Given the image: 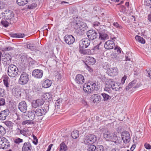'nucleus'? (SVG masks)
Wrapping results in <instances>:
<instances>
[{
  "mask_svg": "<svg viewBox=\"0 0 151 151\" xmlns=\"http://www.w3.org/2000/svg\"><path fill=\"white\" fill-rule=\"evenodd\" d=\"M103 135L104 138L107 141H111L116 142V141L118 140L117 133L116 132L113 133L106 130L104 132Z\"/></svg>",
  "mask_w": 151,
  "mask_h": 151,
  "instance_id": "nucleus-1",
  "label": "nucleus"
},
{
  "mask_svg": "<svg viewBox=\"0 0 151 151\" xmlns=\"http://www.w3.org/2000/svg\"><path fill=\"white\" fill-rule=\"evenodd\" d=\"M97 141L96 136L93 134H88L85 136L84 138V143L86 145H89L90 144H93Z\"/></svg>",
  "mask_w": 151,
  "mask_h": 151,
  "instance_id": "nucleus-2",
  "label": "nucleus"
},
{
  "mask_svg": "<svg viewBox=\"0 0 151 151\" xmlns=\"http://www.w3.org/2000/svg\"><path fill=\"white\" fill-rule=\"evenodd\" d=\"M18 72V68L15 65L12 64L9 66L7 73L8 76L10 77H15L17 75Z\"/></svg>",
  "mask_w": 151,
  "mask_h": 151,
  "instance_id": "nucleus-3",
  "label": "nucleus"
},
{
  "mask_svg": "<svg viewBox=\"0 0 151 151\" xmlns=\"http://www.w3.org/2000/svg\"><path fill=\"white\" fill-rule=\"evenodd\" d=\"M29 80V75L26 72H23L20 75L18 83L20 85H24L27 83Z\"/></svg>",
  "mask_w": 151,
  "mask_h": 151,
  "instance_id": "nucleus-4",
  "label": "nucleus"
},
{
  "mask_svg": "<svg viewBox=\"0 0 151 151\" xmlns=\"http://www.w3.org/2000/svg\"><path fill=\"white\" fill-rule=\"evenodd\" d=\"M49 106L47 105H45L42 109H35L33 111L37 116H40L45 115L48 111Z\"/></svg>",
  "mask_w": 151,
  "mask_h": 151,
  "instance_id": "nucleus-5",
  "label": "nucleus"
},
{
  "mask_svg": "<svg viewBox=\"0 0 151 151\" xmlns=\"http://www.w3.org/2000/svg\"><path fill=\"white\" fill-rule=\"evenodd\" d=\"M10 146L8 140L4 137H0V149H6Z\"/></svg>",
  "mask_w": 151,
  "mask_h": 151,
  "instance_id": "nucleus-6",
  "label": "nucleus"
},
{
  "mask_svg": "<svg viewBox=\"0 0 151 151\" xmlns=\"http://www.w3.org/2000/svg\"><path fill=\"white\" fill-rule=\"evenodd\" d=\"M1 53L0 52V60H1ZM11 60V56L9 53L4 52L2 56V61L4 64H7L9 60Z\"/></svg>",
  "mask_w": 151,
  "mask_h": 151,
  "instance_id": "nucleus-7",
  "label": "nucleus"
},
{
  "mask_svg": "<svg viewBox=\"0 0 151 151\" xmlns=\"http://www.w3.org/2000/svg\"><path fill=\"white\" fill-rule=\"evenodd\" d=\"M91 43L90 40L88 38H85L81 40L79 42L80 48H87Z\"/></svg>",
  "mask_w": 151,
  "mask_h": 151,
  "instance_id": "nucleus-8",
  "label": "nucleus"
},
{
  "mask_svg": "<svg viewBox=\"0 0 151 151\" xmlns=\"http://www.w3.org/2000/svg\"><path fill=\"white\" fill-rule=\"evenodd\" d=\"M2 16L4 19L10 21L12 19L14 16L13 12L9 10H7L2 13Z\"/></svg>",
  "mask_w": 151,
  "mask_h": 151,
  "instance_id": "nucleus-9",
  "label": "nucleus"
},
{
  "mask_svg": "<svg viewBox=\"0 0 151 151\" xmlns=\"http://www.w3.org/2000/svg\"><path fill=\"white\" fill-rule=\"evenodd\" d=\"M75 27L76 29L81 31L82 32L87 29L88 26L86 24L83 22H77L75 24Z\"/></svg>",
  "mask_w": 151,
  "mask_h": 151,
  "instance_id": "nucleus-10",
  "label": "nucleus"
},
{
  "mask_svg": "<svg viewBox=\"0 0 151 151\" xmlns=\"http://www.w3.org/2000/svg\"><path fill=\"white\" fill-rule=\"evenodd\" d=\"M121 137L123 142L127 143L130 140V136L129 133L127 131L123 132L121 134Z\"/></svg>",
  "mask_w": 151,
  "mask_h": 151,
  "instance_id": "nucleus-11",
  "label": "nucleus"
},
{
  "mask_svg": "<svg viewBox=\"0 0 151 151\" xmlns=\"http://www.w3.org/2000/svg\"><path fill=\"white\" fill-rule=\"evenodd\" d=\"M105 87L104 88L105 91L107 92L110 91L109 89L113 85H114V84L115 83V82L113 80L110 79H108L106 81Z\"/></svg>",
  "mask_w": 151,
  "mask_h": 151,
  "instance_id": "nucleus-12",
  "label": "nucleus"
},
{
  "mask_svg": "<svg viewBox=\"0 0 151 151\" xmlns=\"http://www.w3.org/2000/svg\"><path fill=\"white\" fill-rule=\"evenodd\" d=\"M86 34L88 38L92 40L96 39L98 37L97 33L93 30H90L88 31Z\"/></svg>",
  "mask_w": 151,
  "mask_h": 151,
  "instance_id": "nucleus-13",
  "label": "nucleus"
},
{
  "mask_svg": "<svg viewBox=\"0 0 151 151\" xmlns=\"http://www.w3.org/2000/svg\"><path fill=\"white\" fill-rule=\"evenodd\" d=\"M44 100L42 99L33 100L32 104V107L36 108L37 107L40 106L44 104Z\"/></svg>",
  "mask_w": 151,
  "mask_h": 151,
  "instance_id": "nucleus-14",
  "label": "nucleus"
},
{
  "mask_svg": "<svg viewBox=\"0 0 151 151\" xmlns=\"http://www.w3.org/2000/svg\"><path fill=\"white\" fill-rule=\"evenodd\" d=\"M43 71L40 69H35L32 72V76L35 78H41L43 75Z\"/></svg>",
  "mask_w": 151,
  "mask_h": 151,
  "instance_id": "nucleus-15",
  "label": "nucleus"
},
{
  "mask_svg": "<svg viewBox=\"0 0 151 151\" xmlns=\"http://www.w3.org/2000/svg\"><path fill=\"white\" fill-rule=\"evenodd\" d=\"M64 41L68 45H71L74 42V37L72 35H66L64 37Z\"/></svg>",
  "mask_w": 151,
  "mask_h": 151,
  "instance_id": "nucleus-16",
  "label": "nucleus"
},
{
  "mask_svg": "<svg viewBox=\"0 0 151 151\" xmlns=\"http://www.w3.org/2000/svg\"><path fill=\"white\" fill-rule=\"evenodd\" d=\"M118 70L116 67L110 68L107 70V73L111 76H114L117 75Z\"/></svg>",
  "mask_w": 151,
  "mask_h": 151,
  "instance_id": "nucleus-17",
  "label": "nucleus"
},
{
  "mask_svg": "<svg viewBox=\"0 0 151 151\" xmlns=\"http://www.w3.org/2000/svg\"><path fill=\"white\" fill-rule=\"evenodd\" d=\"M75 81L78 84H82L85 81L84 77L81 74L77 75L75 79Z\"/></svg>",
  "mask_w": 151,
  "mask_h": 151,
  "instance_id": "nucleus-18",
  "label": "nucleus"
},
{
  "mask_svg": "<svg viewBox=\"0 0 151 151\" xmlns=\"http://www.w3.org/2000/svg\"><path fill=\"white\" fill-rule=\"evenodd\" d=\"M18 108L22 112L25 113L27 110V105L26 102L24 101L20 102L18 105Z\"/></svg>",
  "mask_w": 151,
  "mask_h": 151,
  "instance_id": "nucleus-19",
  "label": "nucleus"
},
{
  "mask_svg": "<svg viewBox=\"0 0 151 151\" xmlns=\"http://www.w3.org/2000/svg\"><path fill=\"white\" fill-rule=\"evenodd\" d=\"M136 82L137 81L136 80H134L133 81L129 83L128 86L126 87V89L127 90H128L132 87H133V88H137L139 87L141 85L140 83H137L135 85Z\"/></svg>",
  "mask_w": 151,
  "mask_h": 151,
  "instance_id": "nucleus-20",
  "label": "nucleus"
},
{
  "mask_svg": "<svg viewBox=\"0 0 151 151\" xmlns=\"http://www.w3.org/2000/svg\"><path fill=\"white\" fill-rule=\"evenodd\" d=\"M32 149L31 144L29 142H25L22 147V151H31Z\"/></svg>",
  "mask_w": 151,
  "mask_h": 151,
  "instance_id": "nucleus-21",
  "label": "nucleus"
},
{
  "mask_svg": "<svg viewBox=\"0 0 151 151\" xmlns=\"http://www.w3.org/2000/svg\"><path fill=\"white\" fill-rule=\"evenodd\" d=\"M115 46V44L114 42L111 40H109L105 42L104 47L105 49L110 50L113 49Z\"/></svg>",
  "mask_w": 151,
  "mask_h": 151,
  "instance_id": "nucleus-22",
  "label": "nucleus"
},
{
  "mask_svg": "<svg viewBox=\"0 0 151 151\" xmlns=\"http://www.w3.org/2000/svg\"><path fill=\"white\" fill-rule=\"evenodd\" d=\"M96 62V60L90 56L86 57L85 64L86 65H93Z\"/></svg>",
  "mask_w": 151,
  "mask_h": 151,
  "instance_id": "nucleus-23",
  "label": "nucleus"
},
{
  "mask_svg": "<svg viewBox=\"0 0 151 151\" xmlns=\"http://www.w3.org/2000/svg\"><path fill=\"white\" fill-rule=\"evenodd\" d=\"M9 113V111L8 109H5L0 112V120H5Z\"/></svg>",
  "mask_w": 151,
  "mask_h": 151,
  "instance_id": "nucleus-24",
  "label": "nucleus"
},
{
  "mask_svg": "<svg viewBox=\"0 0 151 151\" xmlns=\"http://www.w3.org/2000/svg\"><path fill=\"white\" fill-rule=\"evenodd\" d=\"M101 43V42H100L99 44L95 46L93 49L91 50L92 53H93V54H99L101 52L102 50L101 48L100 47Z\"/></svg>",
  "mask_w": 151,
  "mask_h": 151,
  "instance_id": "nucleus-25",
  "label": "nucleus"
},
{
  "mask_svg": "<svg viewBox=\"0 0 151 151\" xmlns=\"http://www.w3.org/2000/svg\"><path fill=\"white\" fill-rule=\"evenodd\" d=\"M84 48H79V52L81 54L83 55H93V53H92V50L89 49H84Z\"/></svg>",
  "mask_w": 151,
  "mask_h": 151,
  "instance_id": "nucleus-26",
  "label": "nucleus"
},
{
  "mask_svg": "<svg viewBox=\"0 0 151 151\" xmlns=\"http://www.w3.org/2000/svg\"><path fill=\"white\" fill-rule=\"evenodd\" d=\"M52 84V82L49 79L44 81L42 84V87L44 88H47L50 86Z\"/></svg>",
  "mask_w": 151,
  "mask_h": 151,
  "instance_id": "nucleus-27",
  "label": "nucleus"
},
{
  "mask_svg": "<svg viewBox=\"0 0 151 151\" xmlns=\"http://www.w3.org/2000/svg\"><path fill=\"white\" fill-rule=\"evenodd\" d=\"M83 91L88 93H90L92 92V90L89 86V83L84 84L83 86Z\"/></svg>",
  "mask_w": 151,
  "mask_h": 151,
  "instance_id": "nucleus-28",
  "label": "nucleus"
},
{
  "mask_svg": "<svg viewBox=\"0 0 151 151\" xmlns=\"http://www.w3.org/2000/svg\"><path fill=\"white\" fill-rule=\"evenodd\" d=\"M89 86L92 90V92L93 91H96L98 90L99 86L98 85L97 83L92 82L90 83H89Z\"/></svg>",
  "mask_w": 151,
  "mask_h": 151,
  "instance_id": "nucleus-29",
  "label": "nucleus"
},
{
  "mask_svg": "<svg viewBox=\"0 0 151 151\" xmlns=\"http://www.w3.org/2000/svg\"><path fill=\"white\" fill-rule=\"evenodd\" d=\"M9 78L7 76H6L3 77V81L4 84L6 88V89L7 91L9 90V83L8 82Z\"/></svg>",
  "mask_w": 151,
  "mask_h": 151,
  "instance_id": "nucleus-30",
  "label": "nucleus"
},
{
  "mask_svg": "<svg viewBox=\"0 0 151 151\" xmlns=\"http://www.w3.org/2000/svg\"><path fill=\"white\" fill-rule=\"evenodd\" d=\"M92 97L94 103L98 102L101 99V96L97 94L93 95Z\"/></svg>",
  "mask_w": 151,
  "mask_h": 151,
  "instance_id": "nucleus-31",
  "label": "nucleus"
},
{
  "mask_svg": "<svg viewBox=\"0 0 151 151\" xmlns=\"http://www.w3.org/2000/svg\"><path fill=\"white\" fill-rule=\"evenodd\" d=\"M99 35V39L101 40H105L108 38V36L106 33L100 32Z\"/></svg>",
  "mask_w": 151,
  "mask_h": 151,
  "instance_id": "nucleus-32",
  "label": "nucleus"
},
{
  "mask_svg": "<svg viewBox=\"0 0 151 151\" xmlns=\"http://www.w3.org/2000/svg\"><path fill=\"white\" fill-rule=\"evenodd\" d=\"M121 89V88L120 86H119L118 84L116 83H115L114 84V85H113L109 89H110V91L108 92V93H110L111 92L112 90L114 91H117Z\"/></svg>",
  "mask_w": 151,
  "mask_h": 151,
  "instance_id": "nucleus-33",
  "label": "nucleus"
},
{
  "mask_svg": "<svg viewBox=\"0 0 151 151\" xmlns=\"http://www.w3.org/2000/svg\"><path fill=\"white\" fill-rule=\"evenodd\" d=\"M28 0H16V3L19 6H23L26 5L28 2Z\"/></svg>",
  "mask_w": 151,
  "mask_h": 151,
  "instance_id": "nucleus-34",
  "label": "nucleus"
},
{
  "mask_svg": "<svg viewBox=\"0 0 151 151\" xmlns=\"http://www.w3.org/2000/svg\"><path fill=\"white\" fill-rule=\"evenodd\" d=\"M11 23L9 20H7L5 19H3L1 22V24L4 27H7L9 24Z\"/></svg>",
  "mask_w": 151,
  "mask_h": 151,
  "instance_id": "nucleus-35",
  "label": "nucleus"
},
{
  "mask_svg": "<svg viewBox=\"0 0 151 151\" xmlns=\"http://www.w3.org/2000/svg\"><path fill=\"white\" fill-rule=\"evenodd\" d=\"M135 39L139 42L144 44L145 43V40L142 37L138 35H136L135 37Z\"/></svg>",
  "mask_w": 151,
  "mask_h": 151,
  "instance_id": "nucleus-36",
  "label": "nucleus"
},
{
  "mask_svg": "<svg viewBox=\"0 0 151 151\" xmlns=\"http://www.w3.org/2000/svg\"><path fill=\"white\" fill-rule=\"evenodd\" d=\"M79 132L77 130L73 131L71 133V136L73 139H76L79 136Z\"/></svg>",
  "mask_w": 151,
  "mask_h": 151,
  "instance_id": "nucleus-37",
  "label": "nucleus"
},
{
  "mask_svg": "<svg viewBox=\"0 0 151 151\" xmlns=\"http://www.w3.org/2000/svg\"><path fill=\"white\" fill-rule=\"evenodd\" d=\"M22 59H24L23 60H22V61H23V63H24L25 65H27L29 63V62H28L27 60H29L30 61H31V60H32V58L30 57H28L27 59L26 56H23V57L22 56Z\"/></svg>",
  "mask_w": 151,
  "mask_h": 151,
  "instance_id": "nucleus-38",
  "label": "nucleus"
},
{
  "mask_svg": "<svg viewBox=\"0 0 151 151\" xmlns=\"http://www.w3.org/2000/svg\"><path fill=\"white\" fill-rule=\"evenodd\" d=\"M67 150V147L64 143H61L60 145V151H66Z\"/></svg>",
  "mask_w": 151,
  "mask_h": 151,
  "instance_id": "nucleus-39",
  "label": "nucleus"
},
{
  "mask_svg": "<svg viewBox=\"0 0 151 151\" xmlns=\"http://www.w3.org/2000/svg\"><path fill=\"white\" fill-rule=\"evenodd\" d=\"M52 95V92H50L45 93L44 97L45 99H49L51 98Z\"/></svg>",
  "mask_w": 151,
  "mask_h": 151,
  "instance_id": "nucleus-40",
  "label": "nucleus"
},
{
  "mask_svg": "<svg viewBox=\"0 0 151 151\" xmlns=\"http://www.w3.org/2000/svg\"><path fill=\"white\" fill-rule=\"evenodd\" d=\"M88 146V151H94L96 149V146L93 144H90Z\"/></svg>",
  "mask_w": 151,
  "mask_h": 151,
  "instance_id": "nucleus-41",
  "label": "nucleus"
},
{
  "mask_svg": "<svg viewBox=\"0 0 151 151\" xmlns=\"http://www.w3.org/2000/svg\"><path fill=\"white\" fill-rule=\"evenodd\" d=\"M12 35L13 36H12V37L18 38H23L24 37V34H22L20 33L14 34Z\"/></svg>",
  "mask_w": 151,
  "mask_h": 151,
  "instance_id": "nucleus-42",
  "label": "nucleus"
},
{
  "mask_svg": "<svg viewBox=\"0 0 151 151\" xmlns=\"http://www.w3.org/2000/svg\"><path fill=\"white\" fill-rule=\"evenodd\" d=\"M23 140L19 137H17L14 140V142L16 144H19L23 142Z\"/></svg>",
  "mask_w": 151,
  "mask_h": 151,
  "instance_id": "nucleus-43",
  "label": "nucleus"
},
{
  "mask_svg": "<svg viewBox=\"0 0 151 151\" xmlns=\"http://www.w3.org/2000/svg\"><path fill=\"white\" fill-rule=\"evenodd\" d=\"M27 48L32 51L34 50L35 49V47L34 45L32 44H29L27 45Z\"/></svg>",
  "mask_w": 151,
  "mask_h": 151,
  "instance_id": "nucleus-44",
  "label": "nucleus"
},
{
  "mask_svg": "<svg viewBox=\"0 0 151 151\" xmlns=\"http://www.w3.org/2000/svg\"><path fill=\"white\" fill-rule=\"evenodd\" d=\"M34 111H30L28 113V117H30L31 119L33 120L34 119L35 116V114L34 113Z\"/></svg>",
  "mask_w": 151,
  "mask_h": 151,
  "instance_id": "nucleus-45",
  "label": "nucleus"
},
{
  "mask_svg": "<svg viewBox=\"0 0 151 151\" xmlns=\"http://www.w3.org/2000/svg\"><path fill=\"white\" fill-rule=\"evenodd\" d=\"M5 133V129L4 127L0 125V136L4 135Z\"/></svg>",
  "mask_w": 151,
  "mask_h": 151,
  "instance_id": "nucleus-46",
  "label": "nucleus"
},
{
  "mask_svg": "<svg viewBox=\"0 0 151 151\" xmlns=\"http://www.w3.org/2000/svg\"><path fill=\"white\" fill-rule=\"evenodd\" d=\"M37 4L33 3L28 5L27 8L30 9H33L37 7Z\"/></svg>",
  "mask_w": 151,
  "mask_h": 151,
  "instance_id": "nucleus-47",
  "label": "nucleus"
},
{
  "mask_svg": "<svg viewBox=\"0 0 151 151\" xmlns=\"http://www.w3.org/2000/svg\"><path fill=\"white\" fill-rule=\"evenodd\" d=\"M101 95L103 96L104 101H106L108 100L110 98V96L109 95L105 93H102L101 94Z\"/></svg>",
  "mask_w": 151,
  "mask_h": 151,
  "instance_id": "nucleus-48",
  "label": "nucleus"
},
{
  "mask_svg": "<svg viewBox=\"0 0 151 151\" xmlns=\"http://www.w3.org/2000/svg\"><path fill=\"white\" fill-rule=\"evenodd\" d=\"M96 149L97 151H103L104 150V147L102 145H99L96 147Z\"/></svg>",
  "mask_w": 151,
  "mask_h": 151,
  "instance_id": "nucleus-49",
  "label": "nucleus"
},
{
  "mask_svg": "<svg viewBox=\"0 0 151 151\" xmlns=\"http://www.w3.org/2000/svg\"><path fill=\"white\" fill-rule=\"evenodd\" d=\"M32 122L31 120H27L23 121L22 123V125H25L26 124L29 125L32 124Z\"/></svg>",
  "mask_w": 151,
  "mask_h": 151,
  "instance_id": "nucleus-50",
  "label": "nucleus"
},
{
  "mask_svg": "<svg viewBox=\"0 0 151 151\" xmlns=\"http://www.w3.org/2000/svg\"><path fill=\"white\" fill-rule=\"evenodd\" d=\"M61 78L62 75L60 73H58L55 76V78L58 81L61 80Z\"/></svg>",
  "mask_w": 151,
  "mask_h": 151,
  "instance_id": "nucleus-51",
  "label": "nucleus"
},
{
  "mask_svg": "<svg viewBox=\"0 0 151 151\" xmlns=\"http://www.w3.org/2000/svg\"><path fill=\"white\" fill-rule=\"evenodd\" d=\"M13 49V48H12ZM12 48L10 46H9L7 47H5L2 48V50L3 51H9L12 50Z\"/></svg>",
  "mask_w": 151,
  "mask_h": 151,
  "instance_id": "nucleus-52",
  "label": "nucleus"
},
{
  "mask_svg": "<svg viewBox=\"0 0 151 151\" xmlns=\"http://www.w3.org/2000/svg\"><path fill=\"white\" fill-rule=\"evenodd\" d=\"M5 92L4 89L0 88V97H3L5 95Z\"/></svg>",
  "mask_w": 151,
  "mask_h": 151,
  "instance_id": "nucleus-53",
  "label": "nucleus"
},
{
  "mask_svg": "<svg viewBox=\"0 0 151 151\" xmlns=\"http://www.w3.org/2000/svg\"><path fill=\"white\" fill-rule=\"evenodd\" d=\"M113 25L118 29H122V27L119 25V24L117 22H114L113 23Z\"/></svg>",
  "mask_w": 151,
  "mask_h": 151,
  "instance_id": "nucleus-54",
  "label": "nucleus"
},
{
  "mask_svg": "<svg viewBox=\"0 0 151 151\" xmlns=\"http://www.w3.org/2000/svg\"><path fill=\"white\" fill-rule=\"evenodd\" d=\"M5 104V102L4 99L3 98L0 99V106H3Z\"/></svg>",
  "mask_w": 151,
  "mask_h": 151,
  "instance_id": "nucleus-55",
  "label": "nucleus"
},
{
  "mask_svg": "<svg viewBox=\"0 0 151 151\" xmlns=\"http://www.w3.org/2000/svg\"><path fill=\"white\" fill-rule=\"evenodd\" d=\"M114 50H116V51L118 53H120L121 52V48L120 47L118 46H116L114 48Z\"/></svg>",
  "mask_w": 151,
  "mask_h": 151,
  "instance_id": "nucleus-56",
  "label": "nucleus"
},
{
  "mask_svg": "<svg viewBox=\"0 0 151 151\" xmlns=\"http://www.w3.org/2000/svg\"><path fill=\"white\" fill-rule=\"evenodd\" d=\"M127 76H126L124 75L123 77L121 79V83L122 84H124V83L125 82V80H126L127 79Z\"/></svg>",
  "mask_w": 151,
  "mask_h": 151,
  "instance_id": "nucleus-57",
  "label": "nucleus"
},
{
  "mask_svg": "<svg viewBox=\"0 0 151 151\" xmlns=\"http://www.w3.org/2000/svg\"><path fill=\"white\" fill-rule=\"evenodd\" d=\"M131 54L130 55H126L125 56L126 60V61H130L131 60Z\"/></svg>",
  "mask_w": 151,
  "mask_h": 151,
  "instance_id": "nucleus-58",
  "label": "nucleus"
},
{
  "mask_svg": "<svg viewBox=\"0 0 151 151\" xmlns=\"http://www.w3.org/2000/svg\"><path fill=\"white\" fill-rule=\"evenodd\" d=\"M144 146L145 148L147 149H151V146L149 144L145 143Z\"/></svg>",
  "mask_w": 151,
  "mask_h": 151,
  "instance_id": "nucleus-59",
  "label": "nucleus"
},
{
  "mask_svg": "<svg viewBox=\"0 0 151 151\" xmlns=\"http://www.w3.org/2000/svg\"><path fill=\"white\" fill-rule=\"evenodd\" d=\"M20 133L22 134L25 136L26 134L27 131L24 129L20 130Z\"/></svg>",
  "mask_w": 151,
  "mask_h": 151,
  "instance_id": "nucleus-60",
  "label": "nucleus"
},
{
  "mask_svg": "<svg viewBox=\"0 0 151 151\" xmlns=\"http://www.w3.org/2000/svg\"><path fill=\"white\" fill-rule=\"evenodd\" d=\"M98 30L99 31V33L100 32L104 33L105 32V30L103 29L102 26H101L100 28L98 29Z\"/></svg>",
  "mask_w": 151,
  "mask_h": 151,
  "instance_id": "nucleus-61",
  "label": "nucleus"
},
{
  "mask_svg": "<svg viewBox=\"0 0 151 151\" xmlns=\"http://www.w3.org/2000/svg\"><path fill=\"white\" fill-rule=\"evenodd\" d=\"M145 4L147 5H151V0H145Z\"/></svg>",
  "mask_w": 151,
  "mask_h": 151,
  "instance_id": "nucleus-62",
  "label": "nucleus"
},
{
  "mask_svg": "<svg viewBox=\"0 0 151 151\" xmlns=\"http://www.w3.org/2000/svg\"><path fill=\"white\" fill-rule=\"evenodd\" d=\"M4 7V3L1 1H0V9H3Z\"/></svg>",
  "mask_w": 151,
  "mask_h": 151,
  "instance_id": "nucleus-63",
  "label": "nucleus"
},
{
  "mask_svg": "<svg viewBox=\"0 0 151 151\" xmlns=\"http://www.w3.org/2000/svg\"><path fill=\"white\" fill-rule=\"evenodd\" d=\"M147 73L148 74V76L151 79V69L150 70L147 71Z\"/></svg>",
  "mask_w": 151,
  "mask_h": 151,
  "instance_id": "nucleus-64",
  "label": "nucleus"
}]
</instances>
